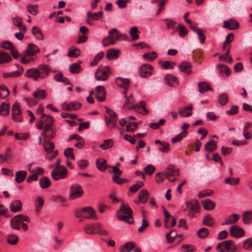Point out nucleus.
I'll return each mask as SVG.
<instances>
[{
  "label": "nucleus",
  "mask_w": 252,
  "mask_h": 252,
  "mask_svg": "<svg viewBox=\"0 0 252 252\" xmlns=\"http://www.w3.org/2000/svg\"><path fill=\"white\" fill-rule=\"evenodd\" d=\"M39 185L41 188L47 189L51 186V182L48 177H43L41 178L39 181Z\"/></svg>",
  "instance_id": "nucleus-46"
},
{
  "label": "nucleus",
  "mask_w": 252,
  "mask_h": 252,
  "mask_svg": "<svg viewBox=\"0 0 252 252\" xmlns=\"http://www.w3.org/2000/svg\"><path fill=\"white\" fill-rule=\"evenodd\" d=\"M150 193L146 189H141L138 193V199L142 201V203H145L149 197Z\"/></svg>",
  "instance_id": "nucleus-34"
},
{
  "label": "nucleus",
  "mask_w": 252,
  "mask_h": 252,
  "mask_svg": "<svg viewBox=\"0 0 252 252\" xmlns=\"http://www.w3.org/2000/svg\"><path fill=\"white\" fill-rule=\"evenodd\" d=\"M231 235L236 238H242L245 235L244 230L238 225H232L230 227Z\"/></svg>",
  "instance_id": "nucleus-14"
},
{
  "label": "nucleus",
  "mask_w": 252,
  "mask_h": 252,
  "mask_svg": "<svg viewBox=\"0 0 252 252\" xmlns=\"http://www.w3.org/2000/svg\"><path fill=\"white\" fill-rule=\"evenodd\" d=\"M218 101L221 106L225 105L228 101V95L226 93L220 94L218 96Z\"/></svg>",
  "instance_id": "nucleus-48"
},
{
  "label": "nucleus",
  "mask_w": 252,
  "mask_h": 252,
  "mask_svg": "<svg viewBox=\"0 0 252 252\" xmlns=\"http://www.w3.org/2000/svg\"><path fill=\"white\" fill-rule=\"evenodd\" d=\"M47 92L44 90H37L32 94V96L34 98L38 99H44L47 97Z\"/></svg>",
  "instance_id": "nucleus-37"
},
{
  "label": "nucleus",
  "mask_w": 252,
  "mask_h": 252,
  "mask_svg": "<svg viewBox=\"0 0 252 252\" xmlns=\"http://www.w3.org/2000/svg\"><path fill=\"white\" fill-rule=\"evenodd\" d=\"M114 144L113 140L108 139L103 140V142L99 146V148L103 150H105L111 148Z\"/></svg>",
  "instance_id": "nucleus-44"
},
{
  "label": "nucleus",
  "mask_w": 252,
  "mask_h": 252,
  "mask_svg": "<svg viewBox=\"0 0 252 252\" xmlns=\"http://www.w3.org/2000/svg\"><path fill=\"white\" fill-rule=\"evenodd\" d=\"M219 70V74L221 76H229L230 74V70L228 67L223 64H219L217 66Z\"/></svg>",
  "instance_id": "nucleus-26"
},
{
  "label": "nucleus",
  "mask_w": 252,
  "mask_h": 252,
  "mask_svg": "<svg viewBox=\"0 0 252 252\" xmlns=\"http://www.w3.org/2000/svg\"><path fill=\"white\" fill-rule=\"evenodd\" d=\"M166 178L170 182L176 181L179 176V170L173 165H168L164 170Z\"/></svg>",
  "instance_id": "nucleus-6"
},
{
  "label": "nucleus",
  "mask_w": 252,
  "mask_h": 252,
  "mask_svg": "<svg viewBox=\"0 0 252 252\" xmlns=\"http://www.w3.org/2000/svg\"><path fill=\"white\" fill-rule=\"evenodd\" d=\"M192 113V105H189L187 107L181 108L179 109V114L181 117H187L190 116Z\"/></svg>",
  "instance_id": "nucleus-23"
},
{
  "label": "nucleus",
  "mask_w": 252,
  "mask_h": 252,
  "mask_svg": "<svg viewBox=\"0 0 252 252\" xmlns=\"http://www.w3.org/2000/svg\"><path fill=\"white\" fill-rule=\"evenodd\" d=\"M44 204V200L41 196H37L35 200V212L38 213L40 211Z\"/></svg>",
  "instance_id": "nucleus-52"
},
{
  "label": "nucleus",
  "mask_w": 252,
  "mask_h": 252,
  "mask_svg": "<svg viewBox=\"0 0 252 252\" xmlns=\"http://www.w3.org/2000/svg\"><path fill=\"white\" fill-rule=\"evenodd\" d=\"M106 161L102 159L101 161L97 159L96 161V166L98 169L100 171H104L106 168Z\"/></svg>",
  "instance_id": "nucleus-59"
},
{
  "label": "nucleus",
  "mask_w": 252,
  "mask_h": 252,
  "mask_svg": "<svg viewBox=\"0 0 252 252\" xmlns=\"http://www.w3.org/2000/svg\"><path fill=\"white\" fill-rule=\"evenodd\" d=\"M199 91L201 94H204L208 91H212L211 86L208 83L202 81L198 84Z\"/></svg>",
  "instance_id": "nucleus-27"
},
{
  "label": "nucleus",
  "mask_w": 252,
  "mask_h": 252,
  "mask_svg": "<svg viewBox=\"0 0 252 252\" xmlns=\"http://www.w3.org/2000/svg\"><path fill=\"white\" fill-rule=\"evenodd\" d=\"M139 32L137 27H132L129 30V34L131 36V40L134 41L139 38V35L137 33Z\"/></svg>",
  "instance_id": "nucleus-50"
},
{
  "label": "nucleus",
  "mask_w": 252,
  "mask_h": 252,
  "mask_svg": "<svg viewBox=\"0 0 252 252\" xmlns=\"http://www.w3.org/2000/svg\"><path fill=\"white\" fill-rule=\"evenodd\" d=\"M165 120L163 119H160L158 122H152L150 123L149 126L153 129H157L161 126L164 125Z\"/></svg>",
  "instance_id": "nucleus-63"
},
{
  "label": "nucleus",
  "mask_w": 252,
  "mask_h": 252,
  "mask_svg": "<svg viewBox=\"0 0 252 252\" xmlns=\"http://www.w3.org/2000/svg\"><path fill=\"white\" fill-rule=\"evenodd\" d=\"M202 205L205 210L211 211L214 209L215 203L209 199H206L202 202Z\"/></svg>",
  "instance_id": "nucleus-40"
},
{
  "label": "nucleus",
  "mask_w": 252,
  "mask_h": 252,
  "mask_svg": "<svg viewBox=\"0 0 252 252\" xmlns=\"http://www.w3.org/2000/svg\"><path fill=\"white\" fill-rule=\"evenodd\" d=\"M240 219V216L237 214H232L227 217L221 225L231 224L237 222Z\"/></svg>",
  "instance_id": "nucleus-21"
},
{
  "label": "nucleus",
  "mask_w": 252,
  "mask_h": 252,
  "mask_svg": "<svg viewBox=\"0 0 252 252\" xmlns=\"http://www.w3.org/2000/svg\"><path fill=\"white\" fill-rule=\"evenodd\" d=\"M132 215V211L130 207L128 204L124 203L121 204V207L117 213V217L120 220L129 224H132L134 222Z\"/></svg>",
  "instance_id": "nucleus-1"
},
{
  "label": "nucleus",
  "mask_w": 252,
  "mask_h": 252,
  "mask_svg": "<svg viewBox=\"0 0 252 252\" xmlns=\"http://www.w3.org/2000/svg\"><path fill=\"white\" fill-rule=\"evenodd\" d=\"M192 31L197 34L200 43L202 44H204L205 42L206 36L203 33L202 30L197 27L195 28H193Z\"/></svg>",
  "instance_id": "nucleus-38"
},
{
  "label": "nucleus",
  "mask_w": 252,
  "mask_h": 252,
  "mask_svg": "<svg viewBox=\"0 0 252 252\" xmlns=\"http://www.w3.org/2000/svg\"><path fill=\"white\" fill-rule=\"evenodd\" d=\"M40 49L37 46L33 43H30L27 47L26 55L28 57H35L36 54L39 52Z\"/></svg>",
  "instance_id": "nucleus-16"
},
{
  "label": "nucleus",
  "mask_w": 252,
  "mask_h": 252,
  "mask_svg": "<svg viewBox=\"0 0 252 252\" xmlns=\"http://www.w3.org/2000/svg\"><path fill=\"white\" fill-rule=\"evenodd\" d=\"M209 234L208 229L206 228H201L197 231V236L201 239L206 238Z\"/></svg>",
  "instance_id": "nucleus-55"
},
{
  "label": "nucleus",
  "mask_w": 252,
  "mask_h": 252,
  "mask_svg": "<svg viewBox=\"0 0 252 252\" xmlns=\"http://www.w3.org/2000/svg\"><path fill=\"white\" fill-rule=\"evenodd\" d=\"M165 83L170 87H175L178 84V78L172 74H167L164 77Z\"/></svg>",
  "instance_id": "nucleus-20"
},
{
  "label": "nucleus",
  "mask_w": 252,
  "mask_h": 252,
  "mask_svg": "<svg viewBox=\"0 0 252 252\" xmlns=\"http://www.w3.org/2000/svg\"><path fill=\"white\" fill-rule=\"evenodd\" d=\"M25 76L28 78H32L34 81H38L39 80L37 68H31L28 69L27 70Z\"/></svg>",
  "instance_id": "nucleus-24"
},
{
  "label": "nucleus",
  "mask_w": 252,
  "mask_h": 252,
  "mask_svg": "<svg viewBox=\"0 0 252 252\" xmlns=\"http://www.w3.org/2000/svg\"><path fill=\"white\" fill-rule=\"evenodd\" d=\"M158 57V54L157 52L153 51L151 53L144 54L143 55V58L146 61H152Z\"/></svg>",
  "instance_id": "nucleus-60"
},
{
  "label": "nucleus",
  "mask_w": 252,
  "mask_h": 252,
  "mask_svg": "<svg viewBox=\"0 0 252 252\" xmlns=\"http://www.w3.org/2000/svg\"><path fill=\"white\" fill-rule=\"evenodd\" d=\"M43 147L45 151L48 154H51L53 152L55 148L53 142L50 141L49 139H45L43 142Z\"/></svg>",
  "instance_id": "nucleus-28"
},
{
  "label": "nucleus",
  "mask_w": 252,
  "mask_h": 252,
  "mask_svg": "<svg viewBox=\"0 0 252 252\" xmlns=\"http://www.w3.org/2000/svg\"><path fill=\"white\" fill-rule=\"evenodd\" d=\"M224 183L227 184H229L231 186L238 185L240 183V180L238 178H234L229 177L226 178L224 180Z\"/></svg>",
  "instance_id": "nucleus-61"
},
{
  "label": "nucleus",
  "mask_w": 252,
  "mask_h": 252,
  "mask_svg": "<svg viewBox=\"0 0 252 252\" xmlns=\"http://www.w3.org/2000/svg\"><path fill=\"white\" fill-rule=\"evenodd\" d=\"M108 33L109 35L102 40V44L104 47L115 44L117 40L123 36V35L115 28L110 30Z\"/></svg>",
  "instance_id": "nucleus-2"
},
{
  "label": "nucleus",
  "mask_w": 252,
  "mask_h": 252,
  "mask_svg": "<svg viewBox=\"0 0 252 252\" xmlns=\"http://www.w3.org/2000/svg\"><path fill=\"white\" fill-rule=\"evenodd\" d=\"M27 176L26 171H18L15 174V181L18 183L22 182L25 179Z\"/></svg>",
  "instance_id": "nucleus-41"
},
{
  "label": "nucleus",
  "mask_w": 252,
  "mask_h": 252,
  "mask_svg": "<svg viewBox=\"0 0 252 252\" xmlns=\"http://www.w3.org/2000/svg\"><path fill=\"white\" fill-rule=\"evenodd\" d=\"M80 54V51L79 49L74 47L69 49L67 55L70 57L77 58Z\"/></svg>",
  "instance_id": "nucleus-58"
},
{
  "label": "nucleus",
  "mask_w": 252,
  "mask_h": 252,
  "mask_svg": "<svg viewBox=\"0 0 252 252\" xmlns=\"http://www.w3.org/2000/svg\"><path fill=\"white\" fill-rule=\"evenodd\" d=\"M237 249L235 242L231 240H227L219 243L216 247L218 252H235Z\"/></svg>",
  "instance_id": "nucleus-3"
},
{
  "label": "nucleus",
  "mask_w": 252,
  "mask_h": 252,
  "mask_svg": "<svg viewBox=\"0 0 252 252\" xmlns=\"http://www.w3.org/2000/svg\"><path fill=\"white\" fill-rule=\"evenodd\" d=\"M32 33L39 40H43L44 36L41 32L40 28L39 27L34 26L32 30Z\"/></svg>",
  "instance_id": "nucleus-42"
},
{
  "label": "nucleus",
  "mask_w": 252,
  "mask_h": 252,
  "mask_svg": "<svg viewBox=\"0 0 252 252\" xmlns=\"http://www.w3.org/2000/svg\"><path fill=\"white\" fill-rule=\"evenodd\" d=\"M135 247V244L133 242H129L120 247V251L121 252H130Z\"/></svg>",
  "instance_id": "nucleus-39"
},
{
  "label": "nucleus",
  "mask_w": 252,
  "mask_h": 252,
  "mask_svg": "<svg viewBox=\"0 0 252 252\" xmlns=\"http://www.w3.org/2000/svg\"><path fill=\"white\" fill-rule=\"evenodd\" d=\"M19 217L17 215L11 220L10 225L12 228L17 230H19L20 229V225L22 222Z\"/></svg>",
  "instance_id": "nucleus-43"
},
{
  "label": "nucleus",
  "mask_w": 252,
  "mask_h": 252,
  "mask_svg": "<svg viewBox=\"0 0 252 252\" xmlns=\"http://www.w3.org/2000/svg\"><path fill=\"white\" fill-rule=\"evenodd\" d=\"M22 203L19 200L12 202L10 205V211L12 212H17L21 210Z\"/></svg>",
  "instance_id": "nucleus-32"
},
{
  "label": "nucleus",
  "mask_w": 252,
  "mask_h": 252,
  "mask_svg": "<svg viewBox=\"0 0 252 252\" xmlns=\"http://www.w3.org/2000/svg\"><path fill=\"white\" fill-rule=\"evenodd\" d=\"M177 29L179 31V34L181 37H185L188 34V30L183 24L178 25Z\"/></svg>",
  "instance_id": "nucleus-62"
},
{
  "label": "nucleus",
  "mask_w": 252,
  "mask_h": 252,
  "mask_svg": "<svg viewBox=\"0 0 252 252\" xmlns=\"http://www.w3.org/2000/svg\"><path fill=\"white\" fill-rule=\"evenodd\" d=\"M37 69L39 80L46 78L51 71V68L49 66L45 64L39 65Z\"/></svg>",
  "instance_id": "nucleus-12"
},
{
  "label": "nucleus",
  "mask_w": 252,
  "mask_h": 252,
  "mask_svg": "<svg viewBox=\"0 0 252 252\" xmlns=\"http://www.w3.org/2000/svg\"><path fill=\"white\" fill-rule=\"evenodd\" d=\"M223 27L229 30H236L239 27V22L234 19L223 21Z\"/></svg>",
  "instance_id": "nucleus-18"
},
{
  "label": "nucleus",
  "mask_w": 252,
  "mask_h": 252,
  "mask_svg": "<svg viewBox=\"0 0 252 252\" xmlns=\"http://www.w3.org/2000/svg\"><path fill=\"white\" fill-rule=\"evenodd\" d=\"M12 58L10 55L5 52H0V64L10 62Z\"/></svg>",
  "instance_id": "nucleus-49"
},
{
  "label": "nucleus",
  "mask_w": 252,
  "mask_h": 252,
  "mask_svg": "<svg viewBox=\"0 0 252 252\" xmlns=\"http://www.w3.org/2000/svg\"><path fill=\"white\" fill-rule=\"evenodd\" d=\"M84 194L83 190L80 185L75 184L71 186L70 189L69 200H73L81 197Z\"/></svg>",
  "instance_id": "nucleus-8"
},
{
  "label": "nucleus",
  "mask_w": 252,
  "mask_h": 252,
  "mask_svg": "<svg viewBox=\"0 0 252 252\" xmlns=\"http://www.w3.org/2000/svg\"><path fill=\"white\" fill-rule=\"evenodd\" d=\"M27 8L28 12L33 16L38 13V6L37 4H28Z\"/></svg>",
  "instance_id": "nucleus-51"
},
{
  "label": "nucleus",
  "mask_w": 252,
  "mask_h": 252,
  "mask_svg": "<svg viewBox=\"0 0 252 252\" xmlns=\"http://www.w3.org/2000/svg\"><path fill=\"white\" fill-rule=\"evenodd\" d=\"M75 216L78 218H84L87 219L94 218L96 219L95 212L91 207H86L76 210Z\"/></svg>",
  "instance_id": "nucleus-4"
},
{
  "label": "nucleus",
  "mask_w": 252,
  "mask_h": 252,
  "mask_svg": "<svg viewBox=\"0 0 252 252\" xmlns=\"http://www.w3.org/2000/svg\"><path fill=\"white\" fill-rule=\"evenodd\" d=\"M9 93L10 91L5 85L0 86V98H5L9 94Z\"/></svg>",
  "instance_id": "nucleus-53"
},
{
  "label": "nucleus",
  "mask_w": 252,
  "mask_h": 252,
  "mask_svg": "<svg viewBox=\"0 0 252 252\" xmlns=\"http://www.w3.org/2000/svg\"><path fill=\"white\" fill-rule=\"evenodd\" d=\"M188 207V216L190 218H193L195 217V215L199 213L200 206L199 203L197 201H195L194 203L189 202Z\"/></svg>",
  "instance_id": "nucleus-11"
},
{
  "label": "nucleus",
  "mask_w": 252,
  "mask_h": 252,
  "mask_svg": "<svg viewBox=\"0 0 252 252\" xmlns=\"http://www.w3.org/2000/svg\"><path fill=\"white\" fill-rule=\"evenodd\" d=\"M243 247L247 250H252V238L245 240L243 241Z\"/></svg>",
  "instance_id": "nucleus-64"
},
{
  "label": "nucleus",
  "mask_w": 252,
  "mask_h": 252,
  "mask_svg": "<svg viewBox=\"0 0 252 252\" xmlns=\"http://www.w3.org/2000/svg\"><path fill=\"white\" fill-rule=\"evenodd\" d=\"M120 50L115 49H111L107 51L106 57L108 60L117 59L119 56Z\"/></svg>",
  "instance_id": "nucleus-35"
},
{
  "label": "nucleus",
  "mask_w": 252,
  "mask_h": 252,
  "mask_svg": "<svg viewBox=\"0 0 252 252\" xmlns=\"http://www.w3.org/2000/svg\"><path fill=\"white\" fill-rule=\"evenodd\" d=\"M81 63V61H78V63H73L71 64L69 66V71L72 73H77L80 71L81 66L80 63Z\"/></svg>",
  "instance_id": "nucleus-47"
},
{
  "label": "nucleus",
  "mask_w": 252,
  "mask_h": 252,
  "mask_svg": "<svg viewBox=\"0 0 252 252\" xmlns=\"http://www.w3.org/2000/svg\"><path fill=\"white\" fill-rule=\"evenodd\" d=\"M179 70L187 74H190L191 73V65L190 63L187 62H182L179 65Z\"/></svg>",
  "instance_id": "nucleus-25"
},
{
  "label": "nucleus",
  "mask_w": 252,
  "mask_h": 252,
  "mask_svg": "<svg viewBox=\"0 0 252 252\" xmlns=\"http://www.w3.org/2000/svg\"><path fill=\"white\" fill-rule=\"evenodd\" d=\"M12 118L17 122H21L23 121V116L20 105L18 102H15L11 108Z\"/></svg>",
  "instance_id": "nucleus-7"
},
{
  "label": "nucleus",
  "mask_w": 252,
  "mask_h": 252,
  "mask_svg": "<svg viewBox=\"0 0 252 252\" xmlns=\"http://www.w3.org/2000/svg\"><path fill=\"white\" fill-rule=\"evenodd\" d=\"M154 72V68L152 65L148 63H145L141 65L139 70V73L141 77L147 78L151 76Z\"/></svg>",
  "instance_id": "nucleus-10"
},
{
  "label": "nucleus",
  "mask_w": 252,
  "mask_h": 252,
  "mask_svg": "<svg viewBox=\"0 0 252 252\" xmlns=\"http://www.w3.org/2000/svg\"><path fill=\"white\" fill-rule=\"evenodd\" d=\"M16 65L18 68L17 70L12 72H3L2 73L3 78H16L20 76L24 71L23 67L19 64H16Z\"/></svg>",
  "instance_id": "nucleus-17"
},
{
  "label": "nucleus",
  "mask_w": 252,
  "mask_h": 252,
  "mask_svg": "<svg viewBox=\"0 0 252 252\" xmlns=\"http://www.w3.org/2000/svg\"><path fill=\"white\" fill-rule=\"evenodd\" d=\"M158 63L161 65L162 68L164 69L173 68L174 66L176 64V63L174 62L171 63L169 61L162 62L161 61H159Z\"/></svg>",
  "instance_id": "nucleus-56"
},
{
  "label": "nucleus",
  "mask_w": 252,
  "mask_h": 252,
  "mask_svg": "<svg viewBox=\"0 0 252 252\" xmlns=\"http://www.w3.org/2000/svg\"><path fill=\"white\" fill-rule=\"evenodd\" d=\"M19 240L18 237L15 234H9L7 235V241L8 243L12 245L17 244Z\"/></svg>",
  "instance_id": "nucleus-57"
},
{
  "label": "nucleus",
  "mask_w": 252,
  "mask_h": 252,
  "mask_svg": "<svg viewBox=\"0 0 252 252\" xmlns=\"http://www.w3.org/2000/svg\"><path fill=\"white\" fill-rule=\"evenodd\" d=\"M243 221L245 224H248L252 222V210L243 212L242 215Z\"/></svg>",
  "instance_id": "nucleus-36"
},
{
  "label": "nucleus",
  "mask_w": 252,
  "mask_h": 252,
  "mask_svg": "<svg viewBox=\"0 0 252 252\" xmlns=\"http://www.w3.org/2000/svg\"><path fill=\"white\" fill-rule=\"evenodd\" d=\"M10 112V105L5 102H2L0 106V115L6 117Z\"/></svg>",
  "instance_id": "nucleus-30"
},
{
  "label": "nucleus",
  "mask_w": 252,
  "mask_h": 252,
  "mask_svg": "<svg viewBox=\"0 0 252 252\" xmlns=\"http://www.w3.org/2000/svg\"><path fill=\"white\" fill-rule=\"evenodd\" d=\"M116 85L123 89H128L130 85V80L127 78L118 77L115 80Z\"/></svg>",
  "instance_id": "nucleus-22"
},
{
  "label": "nucleus",
  "mask_w": 252,
  "mask_h": 252,
  "mask_svg": "<svg viewBox=\"0 0 252 252\" xmlns=\"http://www.w3.org/2000/svg\"><path fill=\"white\" fill-rule=\"evenodd\" d=\"M67 174L66 167H63L62 168H54L51 172L52 177L55 181L65 178Z\"/></svg>",
  "instance_id": "nucleus-9"
},
{
  "label": "nucleus",
  "mask_w": 252,
  "mask_h": 252,
  "mask_svg": "<svg viewBox=\"0 0 252 252\" xmlns=\"http://www.w3.org/2000/svg\"><path fill=\"white\" fill-rule=\"evenodd\" d=\"M87 16L92 19V20L97 21L101 19L103 17V12L99 11L97 12L92 13V11H89L87 13Z\"/></svg>",
  "instance_id": "nucleus-29"
},
{
  "label": "nucleus",
  "mask_w": 252,
  "mask_h": 252,
  "mask_svg": "<svg viewBox=\"0 0 252 252\" xmlns=\"http://www.w3.org/2000/svg\"><path fill=\"white\" fill-rule=\"evenodd\" d=\"M109 68L107 66L105 68H98L95 73V78L97 80L104 81L106 80L108 76Z\"/></svg>",
  "instance_id": "nucleus-13"
},
{
  "label": "nucleus",
  "mask_w": 252,
  "mask_h": 252,
  "mask_svg": "<svg viewBox=\"0 0 252 252\" xmlns=\"http://www.w3.org/2000/svg\"><path fill=\"white\" fill-rule=\"evenodd\" d=\"M126 100L123 105V108H127L128 109H133L137 111L140 109V106L138 104L134 105V98L132 94H130L128 97L126 98Z\"/></svg>",
  "instance_id": "nucleus-15"
},
{
  "label": "nucleus",
  "mask_w": 252,
  "mask_h": 252,
  "mask_svg": "<svg viewBox=\"0 0 252 252\" xmlns=\"http://www.w3.org/2000/svg\"><path fill=\"white\" fill-rule=\"evenodd\" d=\"M106 113L107 116H105V120L107 126L110 129L116 127V124L118 119L117 114L112 110L109 108L106 109Z\"/></svg>",
  "instance_id": "nucleus-5"
},
{
  "label": "nucleus",
  "mask_w": 252,
  "mask_h": 252,
  "mask_svg": "<svg viewBox=\"0 0 252 252\" xmlns=\"http://www.w3.org/2000/svg\"><path fill=\"white\" fill-rule=\"evenodd\" d=\"M94 228L95 231V234L104 236H106L108 234V232L106 230L102 229V226L99 223H94Z\"/></svg>",
  "instance_id": "nucleus-31"
},
{
  "label": "nucleus",
  "mask_w": 252,
  "mask_h": 252,
  "mask_svg": "<svg viewBox=\"0 0 252 252\" xmlns=\"http://www.w3.org/2000/svg\"><path fill=\"white\" fill-rule=\"evenodd\" d=\"M202 222L206 226L212 227L214 225V219L210 215H207L204 217Z\"/></svg>",
  "instance_id": "nucleus-45"
},
{
  "label": "nucleus",
  "mask_w": 252,
  "mask_h": 252,
  "mask_svg": "<svg viewBox=\"0 0 252 252\" xmlns=\"http://www.w3.org/2000/svg\"><path fill=\"white\" fill-rule=\"evenodd\" d=\"M217 148V144L216 142L213 140H211L207 142L205 145V149L208 153H212Z\"/></svg>",
  "instance_id": "nucleus-33"
},
{
  "label": "nucleus",
  "mask_w": 252,
  "mask_h": 252,
  "mask_svg": "<svg viewBox=\"0 0 252 252\" xmlns=\"http://www.w3.org/2000/svg\"><path fill=\"white\" fill-rule=\"evenodd\" d=\"M95 97L99 102L104 101L106 98V92L102 86H97L96 87Z\"/></svg>",
  "instance_id": "nucleus-19"
},
{
  "label": "nucleus",
  "mask_w": 252,
  "mask_h": 252,
  "mask_svg": "<svg viewBox=\"0 0 252 252\" xmlns=\"http://www.w3.org/2000/svg\"><path fill=\"white\" fill-rule=\"evenodd\" d=\"M177 233L176 231L173 229L170 231L166 235V238L168 243H171L173 242L175 239L177 237Z\"/></svg>",
  "instance_id": "nucleus-54"
}]
</instances>
